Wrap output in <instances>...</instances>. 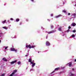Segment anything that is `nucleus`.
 Wrapping results in <instances>:
<instances>
[{"label":"nucleus","instance_id":"nucleus-1","mask_svg":"<svg viewBox=\"0 0 76 76\" xmlns=\"http://www.w3.org/2000/svg\"><path fill=\"white\" fill-rule=\"evenodd\" d=\"M28 62H30L31 64H32V67H34L35 66V63H34V60H33L32 61V59L30 58L28 59Z\"/></svg>","mask_w":76,"mask_h":76},{"label":"nucleus","instance_id":"nucleus-2","mask_svg":"<svg viewBox=\"0 0 76 76\" xmlns=\"http://www.w3.org/2000/svg\"><path fill=\"white\" fill-rule=\"evenodd\" d=\"M26 48H29L31 49V48H34V47H35V46L33 45L31 46V45H26Z\"/></svg>","mask_w":76,"mask_h":76},{"label":"nucleus","instance_id":"nucleus-3","mask_svg":"<svg viewBox=\"0 0 76 76\" xmlns=\"http://www.w3.org/2000/svg\"><path fill=\"white\" fill-rule=\"evenodd\" d=\"M56 31V30H52L50 31H49L48 32H47V31H46L45 32L46 33H48V34H52V33H54V32H55Z\"/></svg>","mask_w":76,"mask_h":76},{"label":"nucleus","instance_id":"nucleus-4","mask_svg":"<svg viewBox=\"0 0 76 76\" xmlns=\"http://www.w3.org/2000/svg\"><path fill=\"white\" fill-rule=\"evenodd\" d=\"M10 50L13 51H15V53H17V49H15V48H11L10 49Z\"/></svg>","mask_w":76,"mask_h":76},{"label":"nucleus","instance_id":"nucleus-5","mask_svg":"<svg viewBox=\"0 0 76 76\" xmlns=\"http://www.w3.org/2000/svg\"><path fill=\"white\" fill-rule=\"evenodd\" d=\"M17 72V70H15L14 71V72H12L11 74L9 76H13L15 74V73Z\"/></svg>","mask_w":76,"mask_h":76},{"label":"nucleus","instance_id":"nucleus-6","mask_svg":"<svg viewBox=\"0 0 76 76\" xmlns=\"http://www.w3.org/2000/svg\"><path fill=\"white\" fill-rule=\"evenodd\" d=\"M46 45H47V46H49V45H50V44L49 42L47 41L46 43Z\"/></svg>","mask_w":76,"mask_h":76},{"label":"nucleus","instance_id":"nucleus-7","mask_svg":"<svg viewBox=\"0 0 76 76\" xmlns=\"http://www.w3.org/2000/svg\"><path fill=\"white\" fill-rule=\"evenodd\" d=\"M66 65L67 66H69V67H71V66H72V63L71 62H69V63H68Z\"/></svg>","mask_w":76,"mask_h":76},{"label":"nucleus","instance_id":"nucleus-8","mask_svg":"<svg viewBox=\"0 0 76 76\" xmlns=\"http://www.w3.org/2000/svg\"><path fill=\"white\" fill-rule=\"evenodd\" d=\"M76 13H74V14H72L71 15V16H73L74 18H76Z\"/></svg>","mask_w":76,"mask_h":76},{"label":"nucleus","instance_id":"nucleus-9","mask_svg":"<svg viewBox=\"0 0 76 76\" xmlns=\"http://www.w3.org/2000/svg\"><path fill=\"white\" fill-rule=\"evenodd\" d=\"M16 62H17V60L12 61V62H10V63L11 64H14V63H16Z\"/></svg>","mask_w":76,"mask_h":76},{"label":"nucleus","instance_id":"nucleus-10","mask_svg":"<svg viewBox=\"0 0 76 76\" xmlns=\"http://www.w3.org/2000/svg\"><path fill=\"white\" fill-rule=\"evenodd\" d=\"M69 75L70 76H75V74L72 73V72L69 73Z\"/></svg>","mask_w":76,"mask_h":76},{"label":"nucleus","instance_id":"nucleus-11","mask_svg":"<svg viewBox=\"0 0 76 76\" xmlns=\"http://www.w3.org/2000/svg\"><path fill=\"white\" fill-rule=\"evenodd\" d=\"M71 26H76V23H73L71 24Z\"/></svg>","mask_w":76,"mask_h":76},{"label":"nucleus","instance_id":"nucleus-12","mask_svg":"<svg viewBox=\"0 0 76 76\" xmlns=\"http://www.w3.org/2000/svg\"><path fill=\"white\" fill-rule=\"evenodd\" d=\"M61 15H59L58 16H56L55 18H59V17H61Z\"/></svg>","mask_w":76,"mask_h":76},{"label":"nucleus","instance_id":"nucleus-13","mask_svg":"<svg viewBox=\"0 0 76 76\" xmlns=\"http://www.w3.org/2000/svg\"><path fill=\"white\" fill-rule=\"evenodd\" d=\"M2 28H3V29H5L6 30H7L8 29V28L6 26L2 27Z\"/></svg>","mask_w":76,"mask_h":76},{"label":"nucleus","instance_id":"nucleus-14","mask_svg":"<svg viewBox=\"0 0 76 76\" xmlns=\"http://www.w3.org/2000/svg\"><path fill=\"white\" fill-rule=\"evenodd\" d=\"M6 20H5L4 21H3L2 22V23L3 24H4V23H6Z\"/></svg>","mask_w":76,"mask_h":76},{"label":"nucleus","instance_id":"nucleus-15","mask_svg":"<svg viewBox=\"0 0 76 76\" xmlns=\"http://www.w3.org/2000/svg\"><path fill=\"white\" fill-rule=\"evenodd\" d=\"M58 30L59 31H61V27H59L58 29Z\"/></svg>","mask_w":76,"mask_h":76},{"label":"nucleus","instance_id":"nucleus-16","mask_svg":"<svg viewBox=\"0 0 76 76\" xmlns=\"http://www.w3.org/2000/svg\"><path fill=\"white\" fill-rule=\"evenodd\" d=\"M3 34L2 33H0V37H1V36H3Z\"/></svg>","mask_w":76,"mask_h":76},{"label":"nucleus","instance_id":"nucleus-17","mask_svg":"<svg viewBox=\"0 0 76 76\" xmlns=\"http://www.w3.org/2000/svg\"><path fill=\"white\" fill-rule=\"evenodd\" d=\"M2 60H4V61H7V60L5 58H3Z\"/></svg>","mask_w":76,"mask_h":76},{"label":"nucleus","instance_id":"nucleus-18","mask_svg":"<svg viewBox=\"0 0 76 76\" xmlns=\"http://www.w3.org/2000/svg\"><path fill=\"white\" fill-rule=\"evenodd\" d=\"M63 12L64 13H66V14L67 13V11H66L65 10H63Z\"/></svg>","mask_w":76,"mask_h":76},{"label":"nucleus","instance_id":"nucleus-19","mask_svg":"<svg viewBox=\"0 0 76 76\" xmlns=\"http://www.w3.org/2000/svg\"><path fill=\"white\" fill-rule=\"evenodd\" d=\"M60 69V68H57L55 69V70H59Z\"/></svg>","mask_w":76,"mask_h":76},{"label":"nucleus","instance_id":"nucleus-20","mask_svg":"<svg viewBox=\"0 0 76 76\" xmlns=\"http://www.w3.org/2000/svg\"><path fill=\"white\" fill-rule=\"evenodd\" d=\"M16 22H19V19L18 18L16 19Z\"/></svg>","mask_w":76,"mask_h":76},{"label":"nucleus","instance_id":"nucleus-21","mask_svg":"<svg viewBox=\"0 0 76 76\" xmlns=\"http://www.w3.org/2000/svg\"><path fill=\"white\" fill-rule=\"evenodd\" d=\"M76 36V35H75L74 34H73L71 36L72 38H74L75 37V36Z\"/></svg>","mask_w":76,"mask_h":76},{"label":"nucleus","instance_id":"nucleus-22","mask_svg":"<svg viewBox=\"0 0 76 76\" xmlns=\"http://www.w3.org/2000/svg\"><path fill=\"white\" fill-rule=\"evenodd\" d=\"M11 38H16V37H15V36L13 37V36H11Z\"/></svg>","mask_w":76,"mask_h":76},{"label":"nucleus","instance_id":"nucleus-23","mask_svg":"<svg viewBox=\"0 0 76 76\" xmlns=\"http://www.w3.org/2000/svg\"><path fill=\"white\" fill-rule=\"evenodd\" d=\"M5 76V74H2L0 75V76Z\"/></svg>","mask_w":76,"mask_h":76},{"label":"nucleus","instance_id":"nucleus-24","mask_svg":"<svg viewBox=\"0 0 76 76\" xmlns=\"http://www.w3.org/2000/svg\"><path fill=\"white\" fill-rule=\"evenodd\" d=\"M21 63V62H20V61H19L18 62V64H20Z\"/></svg>","mask_w":76,"mask_h":76},{"label":"nucleus","instance_id":"nucleus-25","mask_svg":"<svg viewBox=\"0 0 76 76\" xmlns=\"http://www.w3.org/2000/svg\"><path fill=\"white\" fill-rule=\"evenodd\" d=\"M31 71H34V69H31L30 70V72H31Z\"/></svg>","mask_w":76,"mask_h":76},{"label":"nucleus","instance_id":"nucleus-26","mask_svg":"<svg viewBox=\"0 0 76 76\" xmlns=\"http://www.w3.org/2000/svg\"><path fill=\"white\" fill-rule=\"evenodd\" d=\"M8 47H8V46H7V47H5V50H6L7 49V48H8Z\"/></svg>","mask_w":76,"mask_h":76},{"label":"nucleus","instance_id":"nucleus-27","mask_svg":"<svg viewBox=\"0 0 76 76\" xmlns=\"http://www.w3.org/2000/svg\"><path fill=\"white\" fill-rule=\"evenodd\" d=\"M73 32H74V33L76 32V30H73L72 31Z\"/></svg>","mask_w":76,"mask_h":76},{"label":"nucleus","instance_id":"nucleus-28","mask_svg":"<svg viewBox=\"0 0 76 76\" xmlns=\"http://www.w3.org/2000/svg\"><path fill=\"white\" fill-rule=\"evenodd\" d=\"M51 28L52 29L53 28V25H51Z\"/></svg>","mask_w":76,"mask_h":76},{"label":"nucleus","instance_id":"nucleus-29","mask_svg":"<svg viewBox=\"0 0 76 76\" xmlns=\"http://www.w3.org/2000/svg\"><path fill=\"white\" fill-rule=\"evenodd\" d=\"M68 16H69V15H70V13H68Z\"/></svg>","mask_w":76,"mask_h":76},{"label":"nucleus","instance_id":"nucleus-30","mask_svg":"<svg viewBox=\"0 0 76 76\" xmlns=\"http://www.w3.org/2000/svg\"><path fill=\"white\" fill-rule=\"evenodd\" d=\"M70 31V30L68 29L67 31V32H69V31Z\"/></svg>","mask_w":76,"mask_h":76},{"label":"nucleus","instance_id":"nucleus-31","mask_svg":"<svg viewBox=\"0 0 76 76\" xmlns=\"http://www.w3.org/2000/svg\"><path fill=\"white\" fill-rule=\"evenodd\" d=\"M50 16H53V14H52L50 15Z\"/></svg>","mask_w":76,"mask_h":76},{"label":"nucleus","instance_id":"nucleus-32","mask_svg":"<svg viewBox=\"0 0 76 76\" xmlns=\"http://www.w3.org/2000/svg\"><path fill=\"white\" fill-rule=\"evenodd\" d=\"M10 19L11 20H13V19L12 18H11Z\"/></svg>","mask_w":76,"mask_h":76},{"label":"nucleus","instance_id":"nucleus-33","mask_svg":"<svg viewBox=\"0 0 76 76\" xmlns=\"http://www.w3.org/2000/svg\"><path fill=\"white\" fill-rule=\"evenodd\" d=\"M41 28L42 29H43V30H44V28H43V27H42Z\"/></svg>","mask_w":76,"mask_h":76},{"label":"nucleus","instance_id":"nucleus-34","mask_svg":"<svg viewBox=\"0 0 76 76\" xmlns=\"http://www.w3.org/2000/svg\"><path fill=\"white\" fill-rule=\"evenodd\" d=\"M68 28H69V29H70V28H71V27L69 26V27Z\"/></svg>","mask_w":76,"mask_h":76},{"label":"nucleus","instance_id":"nucleus-35","mask_svg":"<svg viewBox=\"0 0 76 76\" xmlns=\"http://www.w3.org/2000/svg\"><path fill=\"white\" fill-rule=\"evenodd\" d=\"M32 2H34V0H30Z\"/></svg>","mask_w":76,"mask_h":76},{"label":"nucleus","instance_id":"nucleus-36","mask_svg":"<svg viewBox=\"0 0 76 76\" xmlns=\"http://www.w3.org/2000/svg\"><path fill=\"white\" fill-rule=\"evenodd\" d=\"M47 38H48V36H47L46 37V39H47Z\"/></svg>","mask_w":76,"mask_h":76},{"label":"nucleus","instance_id":"nucleus-37","mask_svg":"<svg viewBox=\"0 0 76 76\" xmlns=\"http://www.w3.org/2000/svg\"><path fill=\"white\" fill-rule=\"evenodd\" d=\"M26 21L27 22H28V19H26Z\"/></svg>","mask_w":76,"mask_h":76},{"label":"nucleus","instance_id":"nucleus-38","mask_svg":"<svg viewBox=\"0 0 76 76\" xmlns=\"http://www.w3.org/2000/svg\"><path fill=\"white\" fill-rule=\"evenodd\" d=\"M54 71L53 72H52L51 73V74H52V73H54Z\"/></svg>","mask_w":76,"mask_h":76},{"label":"nucleus","instance_id":"nucleus-39","mask_svg":"<svg viewBox=\"0 0 76 76\" xmlns=\"http://www.w3.org/2000/svg\"><path fill=\"white\" fill-rule=\"evenodd\" d=\"M48 20H49V21H50V20L48 19Z\"/></svg>","mask_w":76,"mask_h":76},{"label":"nucleus","instance_id":"nucleus-40","mask_svg":"<svg viewBox=\"0 0 76 76\" xmlns=\"http://www.w3.org/2000/svg\"><path fill=\"white\" fill-rule=\"evenodd\" d=\"M27 56H28V55H26V57H27Z\"/></svg>","mask_w":76,"mask_h":76},{"label":"nucleus","instance_id":"nucleus-41","mask_svg":"<svg viewBox=\"0 0 76 76\" xmlns=\"http://www.w3.org/2000/svg\"><path fill=\"white\" fill-rule=\"evenodd\" d=\"M21 24H22V23H20V25H21Z\"/></svg>","mask_w":76,"mask_h":76},{"label":"nucleus","instance_id":"nucleus-42","mask_svg":"<svg viewBox=\"0 0 76 76\" xmlns=\"http://www.w3.org/2000/svg\"><path fill=\"white\" fill-rule=\"evenodd\" d=\"M75 61H76V59H75Z\"/></svg>","mask_w":76,"mask_h":76},{"label":"nucleus","instance_id":"nucleus-43","mask_svg":"<svg viewBox=\"0 0 76 76\" xmlns=\"http://www.w3.org/2000/svg\"><path fill=\"white\" fill-rule=\"evenodd\" d=\"M72 70H74V69L73 68V69H72Z\"/></svg>","mask_w":76,"mask_h":76},{"label":"nucleus","instance_id":"nucleus-44","mask_svg":"<svg viewBox=\"0 0 76 76\" xmlns=\"http://www.w3.org/2000/svg\"><path fill=\"white\" fill-rule=\"evenodd\" d=\"M1 42V40H0V43Z\"/></svg>","mask_w":76,"mask_h":76},{"label":"nucleus","instance_id":"nucleus-45","mask_svg":"<svg viewBox=\"0 0 76 76\" xmlns=\"http://www.w3.org/2000/svg\"><path fill=\"white\" fill-rule=\"evenodd\" d=\"M39 53V52H38V53Z\"/></svg>","mask_w":76,"mask_h":76},{"label":"nucleus","instance_id":"nucleus-46","mask_svg":"<svg viewBox=\"0 0 76 76\" xmlns=\"http://www.w3.org/2000/svg\"><path fill=\"white\" fill-rule=\"evenodd\" d=\"M75 6H76V4L75 5Z\"/></svg>","mask_w":76,"mask_h":76},{"label":"nucleus","instance_id":"nucleus-47","mask_svg":"<svg viewBox=\"0 0 76 76\" xmlns=\"http://www.w3.org/2000/svg\"><path fill=\"white\" fill-rule=\"evenodd\" d=\"M8 22H9V21H8Z\"/></svg>","mask_w":76,"mask_h":76}]
</instances>
